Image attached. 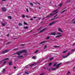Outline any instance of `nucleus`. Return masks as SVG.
<instances>
[{"instance_id": "nucleus-10", "label": "nucleus", "mask_w": 75, "mask_h": 75, "mask_svg": "<svg viewBox=\"0 0 75 75\" xmlns=\"http://www.w3.org/2000/svg\"><path fill=\"white\" fill-rule=\"evenodd\" d=\"M48 42V41H44L40 43V44H42L45 43V42Z\"/></svg>"}, {"instance_id": "nucleus-3", "label": "nucleus", "mask_w": 75, "mask_h": 75, "mask_svg": "<svg viewBox=\"0 0 75 75\" xmlns=\"http://www.w3.org/2000/svg\"><path fill=\"white\" fill-rule=\"evenodd\" d=\"M1 10L2 11H3V12H5V11H6L7 8H6L3 7L1 8Z\"/></svg>"}, {"instance_id": "nucleus-64", "label": "nucleus", "mask_w": 75, "mask_h": 75, "mask_svg": "<svg viewBox=\"0 0 75 75\" xmlns=\"http://www.w3.org/2000/svg\"><path fill=\"white\" fill-rule=\"evenodd\" d=\"M49 71H50V70H51V69H49Z\"/></svg>"}, {"instance_id": "nucleus-23", "label": "nucleus", "mask_w": 75, "mask_h": 75, "mask_svg": "<svg viewBox=\"0 0 75 75\" xmlns=\"http://www.w3.org/2000/svg\"><path fill=\"white\" fill-rule=\"evenodd\" d=\"M2 25V26H5V24L3 23H1Z\"/></svg>"}, {"instance_id": "nucleus-4", "label": "nucleus", "mask_w": 75, "mask_h": 75, "mask_svg": "<svg viewBox=\"0 0 75 75\" xmlns=\"http://www.w3.org/2000/svg\"><path fill=\"white\" fill-rule=\"evenodd\" d=\"M8 51H9V50H4L2 52L3 54H5V53H7V52H8Z\"/></svg>"}, {"instance_id": "nucleus-34", "label": "nucleus", "mask_w": 75, "mask_h": 75, "mask_svg": "<svg viewBox=\"0 0 75 75\" xmlns=\"http://www.w3.org/2000/svg\"><path fill=\"white\" fill-rule=\"evenodd\" d=\"M57 65V63H55L54 64L53 66L54 67H55V66H56V65Z\"/></svg>"}, {"instance_id": "nucleus-25", "label": "nucleus", "mask_w": 75, "mask_h": 75, "mask_svg": "<svg viewBox=\"0 0 75 75\" xmlns=\"http://www.w3.org/2000/svg\"><path fill=\"white\" fill-rule=\"evenodd\" d=\"M30 4L31 6H34V5L32 3H30Z\"/></svg>"}, {"instance_id": "nucleus-7", "label": "nucleus", "mask_w": 75, "mask_h": 75, "mask_svg": "<svg viewBox=\"0 0 75 75\" xmlns=\"http://www.w3.org/2000/svg\"><path fill=\"white\" fill-rule=\"evenodd\" d=\"M62 64V63H59V64H57L56 66V68H59V66L60 65H61Z\"/></svg>"}, {"instance_id": "nucleus-37", "label": "nucleus", "mask_w": 75, "mask_h": 75, "mask_svg": "<svg viewBox=\"0 0 75 75\" xmlns=\"http://www.w3.org/2000/svg\"><path fill=\"white\" fill-rule=\"evenodd\" d=\"M70 74V71H69L68 72V73H67V75H68V74Z\"/></svg>"}, {"instance_id": "nucleus-62", "label": "nucleus", "mask_w": 75, "mask_h": 75, "mask_svg": "<svg viewBox=\"0 0 75 75\" xmlns=\"http://www.w3.org/2000/svg\"><path fill=\"white\" fill-rule=\"evenodd\" d=\"M17 49H14V50H16Z\"/></svg>"}, {"instance_id": "nucleus-16", "label": "nucleus", "mask_w": 75, "mask_h": 75, "mask_svg": "<svg viewBox=\"0 0 75 75\" xmlns=\"http://www.w3.org/2000/svg\"><path fill=\"white\" fill-rule=\"evenodd\" d=\"M8 59H8V58H6V59H4V61H5L6 60H8Z\"/></svg>"}, {"instance_id": "nucleus-50", "label": "nucleus", "mask_w": 75, "mask_h": 75, "mask_svg": "<svg viewBox=\"0 0 75 75\" xmlns=\"http://www.w3.org/2000/svg\"><path fill=\"white\" fill-rule=\"evenodd\" d=\"M11 43V42H10L8 43V44H10Z\"/></svg>"}, {"instance_id": "nucleus-28", "label": "nucleus", "mask_w": 75, "mask_h": 75, "mask_svg": "<svg viewBox=\"0 0 75 75\" xmlns=\"http://www.w3.org/2000/svg\"><path fill=\"white\" fill-rule=\"evenodd\" d=\"M58 18V17H57V18H53V19H51V20H53L56 19V18Z\"/></svg>"}, {"instance_id": "nucleus-40", "label": "nucleus", "mask_w": 75, "mask_h": 75, "mask_svg": "<svg viewBox=\"0 0 75 75\" xmlns=\"http://www.w3.org/2000/svg\"><path fill=\"white\" fill-rule=\"evenodd\" d=\"M57 10H58V9H56V10L54 11H53V12H55L56 11H57Z\"/></svg>"}, {"instance_id": "nucleus-35", "label": "nucleus", "mask_w": 75, "mask_h": 75, "mask_svg": "<svg viewBox=\"0 0 75 75\" xmlns=\"http://www.w3.org/2000/svg\"><path fill=\"white\" fill-rule=\"evenodd\" d=\"M2 62H3V61L1 60L0 61V64H1L2 63Z\"/></svg>"}, {"instance_id": "nucleus-33", "label": "nucleus", "mask_w": 75, "mask_h": 75, "mask_svg": "<svg viewBox=\"0 0 75 75\" xmlns=\"http://www.w3.org/2000/svg\"><path fill=\"white\" fill-rule=\"evenodd\" d=\"M52 70H56V69H55V68L52 69Z\"/></svg>"}, {"instance_id": "nucleus-36", "label": "nucleus", "mask_w": 75, "mask_h": 75, "mask_svg": "<svg viewBox=\"0 0 75 75\" xmlns=\"http://www.w3.org/2000/svg\"><path fill=\"white\" fill-rule=\"evenodd\" d=\"M47 47V45L45 46L44 47V49H45V48H46Z\"/></svg>"}, {"instance_id": "nucleus-6", "label": "nucleus", "mask_w": 75, "mask_h": 75, "mask_svg": "<svg viewBox=\"0 0 75 75\" xmlns=\"http://www.w3.org/2000/svg\"><path fill=\"white\" fill-rule=\"evenodd\" d=\"M56 23V22L55 21L51 22L49 24V25H52V24H54V23Z\"/></svg>"}, {"instance_id": "nucleus-17", "label": "nucleus", "mask_w": 75, "mask_h": 75, "mask_svg": "<svg viewBox=\"0 0 75 75\" xmlns=\"http://www.w3.org/2000/svg\"><path fill=\"white\" fill-rule=\"evenodd\" d=\"M8 18H9V19H11V18H12L10 16H9L8 17Z\"/></svg>"}, {"instance_id": "nucleus-13", "label": "nucleus", "mask_w": 75, "mask_h": 75, "mask_svg": "<svg viewBox=\"0 0 75 75\" xmlns=\"http://www.w3.org/2000/svg\"><path fill=\"white\" fill-rule=\"evenodd\" d=\"M6 71V69H3L2 71V72H4Z\"/></svg>"}, {"instance_id": "nucleus-56", "label": "nucleus", "mask_w": 75, "mask_h": 75, "mask_svg": "<svg viewBox=\"0 0 75 75\" xmlns=\"http://www.w3.org/2000/svg\"><path fill=\"white\" fill-rule=\"evenodd\" d=\"M17 57H18V58H20V56H18Z\"/></svg>"}, {"instance_id": "nucleus-1", "label": "nucleus", "mask_w": 75, "mask_h": 75, "mask_svg": "<svg viewBox=\"0 0 75 75\" xmlns=\"http://www.w3.org/2000/svg\"><path fill=\"white\" fill-rule=\"evenodd\" d=\"M23 52H27V50H23L22 51H19V52L18 51L16 52V53H15V54H17L18 55H20V54H22Z\"/></svg>"}, {"instance_id": "nucleus-31", "label": "nucleus", "mask_w": 75, "mask_h": 75, "mask_svg": "<svg viewBox=\"0 0 75 75\" xmlns=\"http://www.w3.org/2000/svg\"><path fill=\"white\" fill-rule=\"evenodd\" d=\"M61 33H57L56 35H60Z\"/></svg>"}, {"instance_id": "nucleus-8", "label": "nucleus", "mask_w": 75, "mask_h": 75, "mask_svg": "<svg viewBox=\"0 0 75 75\" xmlns=\"http://www.w3.org/2000/svg\"><path fill=\"white\" fill-rule=\"evenodd\" d=\"M57 35V34H56V33L55 32H53L51 33L50 35Z\"/></svg>"}, {"instance_id": "nucleus-20", "label": "nucleus", "mask_w": 75, "mask_h": 75, "mask_svg": "<svg viewBox=\"0 0 75 75\" xmlns=\"http://www.w3.org/2000/svg\"><path fill=\"white\" fill-rule=\"evenodd\" d=\"M54 48H59V46H54Z\"/></svg>"}, {"instance_id": "nucleus-19", "label": "nucleus", "mask_w": 75, "mask_h": 75, "mask_svg": "<svg viewBox=\"0 0 75 75\" xmlns=\"http://www.w3.org/2000/svg\"><path fill=\"white\" fill-rule=\"evenodd\" d=\"M32 58L33 59H36V57L35 56H33L32 57Z\"/></svg>"}, {"instance_id": "nucleus-42", "label": "nucleus", "mask_w": 75, "mask_h": 75, "mask_svg": "<svg viewBox=\"0 0 75 75\" xmlns=\"http://www.w3.org/2000/svg\"><path fill=\"white\" fill-rule=\"evenodd\" d=\"M57 16H58V14H57V15H56V16H55L54 17V18H55V17H57Z\"/></svg>"}, {"instance_id": "nucleus-60", "label": "nucleus", "mask_w": 75, "mask_h": 75, "mask_svg": "<svg viewBox=\"0 0 75 75\" xmlns=\"http://www.w3.org/2000/svg\"><path fill=\"white\" fill-rule=\"evenodd\" d=\"M33 31V30H32L30 32V33H31Z\"/></svg>"}, {"instance_id": "nucleus-46", "label": "nucleus", "mask_w": 75, "mask_h": 75, "mask_svg": "<svg viewBox=\"0 0 75 75\" xmlns=\"http://www.w3.org/2000/svg\"><path fill=\"white\" fill-rule=\"evenodd\" d=\"M7 37H9V34H8L7 35Z\"/></svg>"}, {"instance_id": "nucleus-41", "label": "nucleus", "mask_w": 75, "mask_h": 75, "mask_svg": "<svg viewBox=\"0 0 75 75\" xmlns=\"http://www.w3.org/2000/svg\"><path fill=\"white\" fill-rule=\"evenodd\" d=\"M25 74H27L28 75L29 74V73H28V72H25Z\"/></svg>"}, {"instance_id": "nucleus-12", "label": "nucleus", "mask_w": 75, "mask_h": 75, "mask_svg": "<svg viewBox=\"0 0 75 75\" xmlns=\"http://www.w3.org/2000/svg\"><path fill=\"white\" fill-rule=\"evenodd\" d=\"M58 30L59 31H60V32H61V33H63V31L61 30V29H58Z\"/></svg>"}, {"instance_id": "nucleus-32", "label": "nucleus", "mask_w": 75, "mask_h": 75, "mask_svg": "<svg viewBox=\"0 0 75 75\" xmlns=\"http://www.w3.org/2000/svg\"><path fill=\"white\" fill-rule=\"evenodd\" d=\"M68 51V50H66L65 51H64L63 52V53H65V52H67Z\"/></svg>"}, {"instance_id": "nucleus-43", "label": "nucleus", "mask_w": 75, "mask_h": 75, "mask_svg": "<svg viewBox=\"0 0 75 75\" xmlns=\"http://www.w3.org/2000/svg\"><path fill=\"white\" fill-rule=\"evenodd\" d=\"M26 17L27 18H28V17H29V16H28V15H26Z\"/></svg>"}, {"instance_id": "nucleus-48", "label": "nucleus", "mask_w": 75, "mask_h": 75, "mask_svg": "<svg viewBox=\"0 0 75 75\" xmlns=\"http://www.w3.org/2000/svg\"><path fill=\"white\" fill-rule=\"evenodd\" d=\"M33 18H37V17H33Z\"/></svg>"}, {"instance_id": "nucleus-9", "label": "nucleus", "mask_w": 75, "mask_h": 75, "mask_svg": "<svg viewBox=\"0 0 75 75\" xmlns=\"http://www.w3.org/2000/svg\"><path fill=\"white\" fill-rule=\"evenodd\" d=\"M46 29V28H44V29H43L42 30H41L39 33H42V32H43V31H44L45 30V29Z\"/></svg>"}, {"instance_id": "nucleus-26", "label": "nucleus", "mask_w": 75, "mask_h": 75, "mask_svg": "<svg viewBox=\"0 0 75 75\" xmlns=\"http://www.w3.org/2000/svg\"><path fill=\"white\" fill-rule=\"evenodd\" d=\"M67 11V10H64L63 11H62V12H61L60 13H64V12L65 11Z\"/></svg>"}, {"instance_id": "nucleus-38", "label": "nucleus", "mask_w": 75, "mask_h": 75, "mask_svg": "<svg viewBox=\"0 0 75 75\" xmlns=\"http://www.w3.org/2000/svg\"><path fill=\"white\" fill-rule=\"evenodd\" d=\"M50 37H47V40H48V39H50Z\"/></svg>"}, {"instance_id": "nucleus-54", "label": "nucleus", "mask_w": 75, "mask_h": 75, "mask_svg": "<svg viewBox=\"0 0 75 75\" xmlns=\"http://www.w3.org/2000/svg\"><path fill=\"white\" fill-rule=\"evenodd\" d=\"M14 69H16V67H14Z\"/></svg>"}, {"instance_id": "nucleus-30", "label": "nucleus", "mask_w": 75, "mask_h": 75, "mask_svg": "<svg viewBox=\"0 0 75 75\" xmlns=\"http://www.w3.org/2000/svg\"><path fill=\"white\" fill-rule=\"evenodd\" d=\"M38 52V50H37L34 53H37V52Z\"/></svg>"}, {"instance_id": "nucleus-47", "label": "nucleus", "mask_w": 75, "mask_h": 75, "mask_svg": "<svg viewBox=\"0 0 75 75\" xmlns=\"http://www.w3.org/2000/svg\"><path fill=\"white\" fill-rule=\"evenodd\" d=\"M7 0H2V1H6Z\"/></svg>"}, {"instance_id": "nucleus-5", "label": "nucleus", "mask_w": 75, "mask_h": 75, "mask_svg": "<svg viewBox=\"0 0 75 75\" xmlns=\"http://www.w3.org/2000/svg\"><path fill=\"white\" fill-rule=\"evenodd\" d=\"M69 55H70V53H68L66 56L63 57L62 58H67V57H68V56H69Z\"/></svg>"}, {"instance_id": "nucleus-29", "label": "nucleus", "mask_w": 75, "mask_h": 75, "mask_svg": "<svg viewBox=\"0 0 75 75\" xmlns=\"http://www.w3.org/2000/svg\"><path fill=\"white\" fill-rule=\"evenodd\" d=\"M26 11H27L28 13H29V11H28V9L27 8L26 9Z\"/></svg>"}, {"instance_id": "nucleus-63", "label": "nucleus", "mask_w": 75, "mask_h": 75, "mask_svg": "<svg viewBox=\"0 0 75 75\" xmlns=\"http://www.w3.org/2000/svg\"><path fill=\"white\" fill-rule=\"evenodd\" d=\"M43 68H44V69H45V67H43Z\"/></svg>"}, {"instance_id": "nucleus-57", "label": "nucleus", "mask_w": 75, "mask_h": 75, "mask_svg": "<svg viewBox=\"0 0 75 75\" xmlns=\"http://www.w3.org/2000/svg\"><path fill=\"white\" fill-rule=\"evenodd\" d=\"M6 61H5L4 62V64H5V63H6Z\"/></svg>"}, {"instance_id": "nucleus-11", "label": "nucleus", "mask_w": 75, "mask_h": 75, "mask_svg": "<svg viewBox=\"0 0 75 75\" xmlns=\"http://www.w3.org/2000/svg\"><path fill=\"white\" fill-rule=\"evenodd\" d=\"M62 35H58L55 36V38H58L60 37H62Z\"/></svg>"}, {"instance_id": "nucleus-52", "label": "nucleus", "mask_w": 75, "mask_h": 75, "mask_svg": "<svg viewBox=\"0 0 75 75\" xmlns=\"http://www.w3.org/2000/svg\"><path fill=\"white\" fill-rule=\"evenodd\" d=\"M30 20L32 21V20H33V18H32L30 19Z\"/></svg>"}, {"instance_id": "nucleus-22", "label": "nucleus", "mask_w": 75, "mask_h": 75, "mask_svg": "<svg viewBox=\"0 0 75 75\" xmlns=\"http://www.w3.org/2000/svg\"><path fill=\"white\" fill-rule=\"evenodd\" d=\"M52 63H49V66L50 67V66H51V65H52Z\"/></svg>"}, {"instance_id": "nucleus-2", "label": "nucleus", "mask_w": 75, "mask_h": 75, "mask_svg": "<svg viewBox=\"0 0 75 75\" xmlns=\"http://www.w3.org/2000/svg\"><path fill=\"white\" fill-rule=\"evenodd\" d=\"M58 13V11H57L55 13H51L50 15H48L46 16V18H48V17H52V16H54V15H55V14H57Z\"/></svg>"}, {"instance_id": "nucleus-18", "label": "nucleus", "mask_w": 75, "mask_h": 75, "mask_svg": "<svg viewBox=\"0 0 75 75\" xmlns=\"http://www.w3.org/2000/svg\"><path fill=\"white\" fill-rule=\"evenodd\" d=\"M11 64H12V63L11 62H9V65H11Z\"/></svg>"}, {"instance_id": "nucleus-45", "label": "nucleus", "mask_w": 75, "mask_h": 75, "mask_svg": "<svg viewBox=\"0 0 75 75\" xmlns=\"http://www.w3.org/2000/svg\"><path fill=\"white\" fill-rule=\"evenodd\" d=\"M23 57V55L20 56V57H21V58H22V57Z\"/></svg>"}, {"instance_id": "nucleus-21", "label": "nucleus", "mask_w": 75, "mask_h": 75, "mask_svg": "<svg viewBox=\"0 0 75 75\" xmlns=\"http://www.w3.org/2000/svg\"><path fill=\"white\" fill-rule=\"evenodd\" d=\"M24 24L25 25H28V24H27V23L24 22Z\"/></svg>"}, {"instance_id": "nucleus-24", "label": "nucleus", "mask_w": 75, "mask_h": 75, "mask_svg": "<svg viewBox=\"0 0 75 75\" xmlns=\"http://www.w3.org/2000/svg\"><path fill=\"white\" fill-rule=\"evenodd\" d=\"M22 17L23 18H24V17H25V15H22Z\"/></svg>"}, {"instance_id": "nucleus-49", "label": "nucleus", "mask_w": 75, "mask_h": 75, "mask_svg": "<svg viewBox=\"0 0 75 75\" xmlns=\"http://www.w3.org/2000/svg\"><path fill=\"white\" fill-rule=\"evenodd\" d=\"M72 51H75V50H74H74H72Z\"/></svg>"}, {"instance_id": "nucleus-58", "label": "nucleus", "mask_w": 75, "mask_h": 75, "mask_svg": "<svg viewBox=\"0 0 75 75\" xmlns=\"http://www.w3.org/2000/svg\"><path fill=\"white\" fill-rule=\"evenodd\" d=\"M22 45V46H24V45H23V44H22V45Z\"/></svg>"}, {"instance_id": "nucleus-15", "label": "nucleus", "mask_w": 75, "mask_h": 75, "mask_svg": "<svg viewBox=\"0 0 75 75\" xmlns=\"http://www.w3.org/2000/svg\"><path fill=\"white\" fill-rule=\"evenodd\" d=\"M23 24L21 23H18V25L20 26V25H22Z\"/></svg>"}, {"instance_id": "nucleus-14", "label": "nucleus", "mask_w": 75, "mask_h": 75, "mask_svg": "<svg viewBox=\"0 0 75 75\" xmlns=\"http://www.w3.org/2000/svg\"><path fill=\"white\" fill-rule=\"evenodd\" d=\"M24 28L25 29H28V26L24 27Z\"/></svg>"}, {"instance_id": "nucleus-39", "label": "nucleus", "mask_w": 75, "mask_h": 75, "mask_svg": "<svg viewBox=\"0 0 75 75\" xmlns=\"http://www.w3.org/2000/svg\"><path fill=\"white\" fill-rule=\"evenodd\" d=\"M35 64H33L30 65V66H33V65H34Z\"/></svg>"}, {"instance_id": "nucleus-55", "label": "nucleus", "mask_w": 75, "mask_h": 75, "mask_svg": "<svg viewBox=\"0 0 75 75\" xmlns=\"http://www.w3.org/2000/svg\"><path fill=\"white\" fill-rule=\"evenodd\" d=\"M38 20H41V18H39L38 19Z\"/></svg>"}, {"instance_id": "nucleus-59", "label": "nucleus", "mask_w": 75, "mask_h": 75, "mask_svg": "<svg viewBox=\"0 0 75 75\" xmlns=\"http://www.w3.org/2000/svg\"><path fill=\"white\" fill-rule=\"evenodd\" d=\"M39 9H41V8L40 7H39Z\"/></svg>"}, {"instance_id": "nucleus-61", "label": "nucleus", "mask_w": 75, "mask_h": 75, "mask_svg": "<svg viewBox=\"0 0 75 75\" xmlns=\"http://www.w3.org/2000/svg\"><path fill=\"white\" fill-rule=\"evenodd\" d=\"M74 19L73 20H72V21H74Z\"/></svg>"}, {"instance_id": "nucleus-44", "label": "nucleus", "mask_w": 75, "mask_h": 75, "mask_svg": "<svg viewBox=\"0 0 75 75\" xmlns=\"http://www.w3.org/2000/svg\"><path fill=\"white\" fill-rule=\"evenodd\" d=\"M54 59L53 58H52L50 59V60H52V59Z\"/></svg>"}, {"instance_id": "nucleus-27", "label": "nucleus", "mask_w": 75, "mask_h": 75, "mask_svg": "<svg viewBox=\"0 0 75 75\" xmlns=\"http://www.w3.org/2000/svg\"><path fill=\"white\" fill-rule=\"evenodd\" d=\"M62 4H60L59 5V7H61V6H62Z\"/></svg>"}, {"instance_id": "nucleus-51", "label": "nucleus", "mask_w": 75, "mask_h": 75, "mask_svg": "<svg viewBox=\"0 0 75 75\" xmlns=\"http://www.w3.org/2000/svg\"><path fill=\"white\" fill-rule=\"evenodd\" d=\"M41 28H40L39 29H38V30H41Z\"/></svg>"}, {"instance_id": "nucleus-53", "label": "nucleus", "mask_w": 75, "mask_h": 75, "mask_svg": "<svg viewBox=\"0 0 75 75\" xmlns=\"http://www.w3.org/2000/svg\"><path fill=\"white\" fill-rule=\"evenodd\" d=\"M75 45V43L74 44H73V46H74Z\"/></svg>"}]
</instances>
